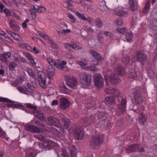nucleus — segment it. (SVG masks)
<instances>
[{
	"label": "nucleus",
	"mask_w": 157,
	"mask_h": 157,
	"mask_svg": "<svg viewBox=\"0 0 157 157\" xmlns=\"http://www.w3.org/2000/svg\"><path fill=\"white\" fill-rule=\"evenodd\" d=\"M3 12L6 13V16L9 17L10 15L11 11L8 9L5 8L3 10Z\"/></svg>",
	"instance_id": "nucleus-52"
},
{
	"label": "nucleus",
	"mask_w": 157,
	"mask_h": 157,
	"mask_svg": "<svg viewBox=\"0 0 157 157\" xmlns=\"http://www.w3.org/2000/svg\"><path fill=\"white\" fill-rule=\"evenodd\" d=\"M152 27L154 29L157 30V18L153 20Z\"/></svg>",
	"instance_id": "nucleus-45"
},
{
	"label": "nucleus",
	"mask_w": 157,
	"mask_h": 157,
	"mask_svg": "<svg viewBox=\"0 0 157 157\" xmlns=\"http://www.w3.org/2000/svg\"><path fill=\"white\" fill-rule=\"evenodd\" d=\"M107 114L103 112H100L97 115V118L100 121L105 120L107 117Z\"/></svg>",
	"instance_id": "nucleus-22"
},
{
	"label": "nucleus",
	"mask_w": 157,
	"mask_h": 157,
	"mask_svg": "<svg viewBox=\"0 0 157 157\" xmlns=\"http://www.w3.org/2000/svg\"><path fill=\"white\" fill-rule=\"evenodd\" d=\"M36 9L35 6H32L30 10L31 14L32 15V18L34 19L36 18Z\"/></svg>",
	"instance_id": "nucleus-29"
},
{
	"label": "nucleus",
	"mask_w": 157,
	"mask_h": 157,
	"mask_svg": "<svg viewBox=\"0 0 157 157\" xmlns=\"http://www.w3.org/2000/svg\"><path fill=\"white\" fill-rule=\"evenodd\" d=\"M9 26L13 30L15 31L19 30L20 27L18 23L13 19H11L9 22Z\"/></svg>",
	"instance_id": "nucleus-17"
},
{
	"label": "nucleus",
	"mask_w": 157,
	"mask_h": 157,
	"mask_svg": "<svg viewBox=\"0 0 157 157\" xmlns=\"http://www.w3.org/2000/svg\"><path fill=\"white\" fill-rule=\"evenodd\" d=\"M47 73L49 78H51L55 73L54 68L52 66H49L48 68Z\"/></svg>",
	"instance_id": "nucleus-21"
},
{
	"label": "nucleus",
	"mask_w": 157,
	"mask_h": 157,
	"mask_svg": "<svg viewBox=\"0 0 157 157\" xmlns=\"http://www.w3.org/2000/svg\"><path fill=\"white\" fill-rule=\"evenodd\" d=\"M125 36L126 40L127 41L130 42L132 41L133 36L132 32L127 33Z\"/></svg>",
	"instance_id": "nucleus-31"
},
{
	"label": "nucleus",
	"mask_w": 157,
	"mask_h": 157,
	"mask_svg": "<svg viewBox=\"0 0 157 157\" xmlns=\"http://www.w3.org/2000/svg\"><path fill=\"white\" fill-rule=\"evenodd\" d=\"M71 47L76 50H79L82 48L80 44L76 43H71Z\"/></svg>",
	"instance_id": "nucleus-32"
},
{
	"label": "nucleus",
	"mask_w": 157,
	"mask_h": 157,
	"mask_svg": "<svg viewBox=\"0 0 157 157\" xmlns=\"http://www.w3.org/2000/svg\"><path fill=\"white\" fill-rule=\"evenodd\" d=\"M132 59L134 62L137 61L143 63L146 59V54L143 51L139 50L133 54Z\"/></svg>",
	"instance_id": "nucleus-4"
},
{
	"label": "nucleus",
	"mask_w": 157,
	"mask_h": 157,
	"mask_svg": "<svg viewBox=\"0 0 157 157\" xmlns=\"http://www.w3.org/2000/svg\"><path fill=\"white\" fill-rule=\"evenodd\" d=\"M69 150L71 157H76L77 150L75 146L72 144H70L67 147Z\"/></svg>",
	"instance_id": "nucleus-18"
},
{
	"label": "nucleus",
	"mask_w": 157,
	"mask_h": 157,
	"mask_svg": "<svg viewBox=\"0 0 157 157\" xmlns=\"http://www.w3.org/2000/svg\"><path fill=\"white\" fill-rule=\"evenodd\" d=\"M0 60L4 62H6V59L4 54H0Z\"/></svg>",
	"instance_id": "nucleus-60"
},
{
	"label": "nucleus",
	"mask_w": 157,
	"mask_h": 157,
	"mask_svg": "<svg viewBox=\"0 0 157 157\" xmlns=\"http://www.w3.org/2000/svg\"><path fill=\"white\" fill-rule=\"evenodd\" d=\"M17 66V64L14 62H11L9 66V68L11 71H13L14 68Z\"/></svg>",
	"instance_id": "nucleus-43"
},
{
	"label": "nucleus",
	"mask_w": 157,
	"mask_h": 157,
	"mask_svg": "<svg viewBox=\"0 0 157 157\" xmlns=\"http://www.w3.org/2000/svg\"><path fill=\"white\" fill-rule=\"evenodd\" d=\"M25 157H33L35 155V153L33 150H30L29 151L26 152Z\"/></svg>",
	"instance_id": "nucleus-33"
},
{
	"label": "nucleus",
	"mask_w": 157,
	"mask_h": 157,
	"mask_svg": "<svg viewBox=\"0 0 157 157\" xmlns=\"http://www.w3.org/2000/svg\"><path fill=\"white\" fill-rule=\"evenodd\" d=\"M104 34L108 36L110 38H113V35L111 33L108 31H102Z\"/></svg>",
	"instance_id": "nucleus-48"
},
{
	"label": "nucleus",
	"mask_w": 157,
	"mask_h": 157,
	"mask_svg": "<svg viewBox=\"0 0 157 157\" xmlns=\"http://www.w3.org/2000/svg\"><path fill=\"white\" fill-rule=\"evenodd\" d=\"M26 105L27 107L32 109L35 111H36L37 108V107L34 105L30 103H27Z\"/></svg>",
	"instance_id": "nucleus-42"
},
{
	"label": "nucleus",
	"mask_w": 157,
	"mask_h": 157,
	"mask_svg": "<svg viewBox=\"0 0 157 157\" xmlns=\"http://www.w3.org/2000/svg\"><path fill=\"white\" fill-rule=\"evenodd\" d=\"M21 47L23 48H26L30 50V49H32L31 47L28 45L27 44L24 43H22L21 44Z\"/></svg>",
	"instance_id": "nucleus-50"
},
{
	"label": "nucleus",
	"mask_w": 157,
	"mask_h": 157,
	"mask_svg": "<svg viewBox=\"0 0 157 157\" xmlns=\"http://www.w3.org/2000/svg\"><path fill=\"white\" fill-rule=\"evenodd\" d=\"M77 62L83 68L87 67V61L85 59H82L81 60H78L77 61Z\"/></svg>",
	"instance_id": "nucleus-28"
},
{
	"label": "nucleus",
	"mask_w": 157,
	"mask_h": 157,
	"mask_svg": "<svg viewBox=\"0 0 157 157\" xmlns=\"http://www.w3.org/2000/svg\"><path fill=\"white\" fill-rule=\"evenodd\" d=\"M112 9L115 11V14L117 15L124 17H126L128 15V13L127 11L122 10V7L121 6H117Z\"/></svg>",
	"instance_id": "nucleus-11"
},
{
	"label": "nucleus",
	"mask_w": 157,
	"mask_h": 157,
	"mask_svg": "<svg viewBox=\"0 0 157 157\" xmlns=\"http://www.w3.org/2000/svg\"><path fill=\"white\" fill-rule=\"evenodd\" d=\"M62 123L63 124L65 128H67L69 125V123L67 121L66 119H62Z\"/></svg>",
	"instance_id": "nucleus-40"
},
{
	"label": "nucleus",
	"mask_w": 157,
	"mask_h": 157,
	"mask_svg": "<svg viewBox=\"0 0 157 157\" xmlns=\"http://www.w3.org/2000/svg\"><path fill=\"white\" fill-rule=\"evenodd\" d=\"M116 57L115 56H112L110 57L111 63L113 64V67L114 70L121 75H125V72L124 69L122 68L118 63H116Z\"/></svg>",
	"instance_id": "nucleus-3"
},
{
	"label": "nucleus",
	"mask_w": 157,
	"mask_h": 157,
	"mask_svg": "<svg viewBox=\"0 0 157 157\" xmlns=\"http://www.w3.org/2000/svg\"><path fill=\"white\" fill-rule=\"evenodd\" d=\"M2 1L7 6L9 7H11L12 6V4L11 2L9 1H6L5 0H2Z\"/></svg>",
	"instance_id": "nucleus-59"
},
{
	"label": "nucleus",
	"mask_w": 157,
	"mask_h": 157,
	"mask_svg": "<svg viewBox=\"0 0 157 157\" xmlns=\"http://www.w3.org/2000/svg\"><path fill=\"white\" fill-rule=\"evenodd\" d=\"M117 23L119 26H122L123 25V21L121 19H117Z\"/></svg>",
	"instance_id": "nucleus-54"
},
{
	"label": "nucleus",
	"mask_w": 157,
	"mask_h": 157,
	"mask_svg": "<svg viewBox=\"0 0 157 157\" xmlns=\"http://www.w3.org/2000/svg\"><path fill=\"white\" fill-rule=\"evenodd\" d=\"M81 83L84 85H89L91 82L90 76L85 73H81L79 76Z\"/></svg>",
	"instance_id": "nucleus-7"
},
{
	"label": "nucleus",
	"mask_w": 157,
	"mask_h": 157,
	"mask_svg": "<svg viewBox=\"0 0 157 157\" xmlns=\"http://www.w3.org/2000/svg\"><path fill=\"white\" fill-rule=\"evenodd\" d=\"M48 124L50 125H54L56 127H59L60 123L59 120L53 117L50 116L48 118Z\"/></svg>",
	"instance_id": "nucleus-15"
},
{
	"label": "nucleus",
	"mask_w": 157,
	"mask_h": 157,
	"mask_svg": "<svg viewBox=\"0 0 157 157\" xmlns=\"http://www.w3.org/2000/svg\"><path fill=\"white\" fill-rule=\"evenodd\" d=\"M45 10V8L43 6L39 7L37 8V11L38 13H42L44 12Z\"/></svg>",
	"instance_id": "nucleus-56"
},
{
	"label": "nucleus",
	"mask_w": 157,
	"mask_h": 157,
	"mask_svg": "<svg viewBox=\"0 0 157 157\" xmlns=\"http://www.w3.org/2000/svg\"><path fill=\"white\" fill-rule=\"evenodd\" d=\"M116 96H112L111 97H107L105 98V101L106 103L109 105H112L115 101V98Z\"/></svg>",
	"instance_id": "nucleus-23"
},
{
	"label": "nucleus",
	"mask_w": 157,
	"mask_h": 157,
	"mask_svg": "<svg viewBox=\"0 0 157 157\" xmlns=\"http://www.w3.org/2000/svg\"><path fill=\"white\" fill-rule=\"evenodd\" d=\"M61 89L62 92L64 94H68L70 92V90H69L65 86L62 87Z\"/></svg>",
	"instance_id": "nucleus-35"
},
{
	"label": "nucleus",
	"mask_w": 157,
	"mask_h": 157,
	"mask_svg": "<svg viewBox=\"0 0 157 157\" xmlns=\"http://www.w3.org/2000/svg\"><path fill=\"white\" fill-rule=\"evenodd\" d=\"M129 4L130 10L132 11H135L136 9L135 1L134 0H129Z\"/></svg>",
	"instance_id": "nucleus-27"
},
{
	"label": "nucleus",
	"mask_w": 157,
	"mask_h": 157,
	"mask_svg": "<svg viewBox=\"0 0 157 157\" xmlns=\"http://www.w3.org/2000/svg\"><path fill=\"white\" fill-rule=\"evenodd\" d=\"M62 155L63 157H69L68 152L65 148H63V152L62 153Z\"/></svg>",
	"instance_id": "nucleus-47"
},
{
	"label": "nucleus",
	"mask_w": 157,
	"mask_h": 157,
	"mask_svg": "<svg viewBox=\"0 0 157 157\" xmlns=\"http://www.w3.org/2000/svg\"><path fill=\"white\" fill-rule=\"evenodd\" d=\"M6 59L9 58L11 56V53L10 52H7L4 54Z\"/></svg>",
	"instance_id": "nucleus-61"
},
{
	"label": "nucleus",
	"mask_w": 157,
	"mask_h": 157,
	"mask_svg": "<svg viewBox=\"0 0 157 157\" xmlns=\"http://www.w3.org/2000/svg\"><path fill=\"white\" fill-rule=\"evenodd\" d=\"M128 72V77L130 78H135L137 75V72L134 69H130Z\"/></svg>",
	"instance_id": "nucleus-25"
},
{
	"label": "nucleus",
	"mask_w": 157,
	"mask_h": 157,
	"mask_svg": "<svg viewBox=\"0 0 157 157\" xmlns=\"http://www.w3.org/2000/svg\"><path fill=\"white\" fill-rule=\"evenodd\" d=\"M33 114L38 119L40 120L42 122H45L46 121V117L44 116V114L42 112L40 111H34Z\"/></svg>",
	"instance_id": "nucleus-19"
},
{
	"label": "nucleus",
	"mask_w": 157,
	"mask_h": 157,
	"mask_svg": "<svg viewBox=\"0 0 157 157\" xmlns=\"http://www.w3.org/2000/svg\"><path fill=\"white\" fill-rule=\"evenodd\" d=\"M17 89L20 92H21L24 94H27V90L26 89H25L22 87L19 86L17 87Z\"/></svg>",
	"instance_id": "nucleus-39"
},
{
	"label": "nucleus",
	"mask_w": 157,
	"mask_h": 157,
	"mask_svg": "<svg viewBox=\"0 0 157 157\" xmlns=\"http://www.w3.org/2000/svg\"><path fill=\"white\" fill-rule=\"evenodd\" d=\"M29 59L30 60V62L33 65H35L36 63L35 62L34 60L33 59V58L32 56L30 54H29Z\"/></svg>",
	"instance_id": "nucleus-57"
},
{
	"label": "nucleus",
	"mask_w": 157,
	"mask_h": 157,
	"mask_svg": "<svg viewBox=\"0 0 157 157\" xmlns=\"http://www.w3.org/2000/svg\"><path fill=\"white\" fill-rule=\"evenodd\" d=\"M129 59L128 56H125L122 60V63L125 64H128L129 62Z\"/></svg>",
	"instance_id": "nucleus-41"
},
{
	"label": "nucleus",
	"mask_w": 157,
	"mask_h": 157,
	"mask_svg": "<svg viewBox=\"0 0 157 157\" xmlns=\"http://www.w3.org/2000/svg\"><path fill=\"white\" fill-rule=\"evenodd\" d=\"M35 124H37L38 125L40 126H42V127H43L44 126V124L41 123L38 121H36L35 122Z\"/></svg>",
	"instance_id": "nucleus-64"
},
{
	"label": "nucleus",
	"mask_w": 157,
	"mask_h": 157,
	"mask_svg": "<svg viewBox=\"0 0 157 157\" xmlns=\"http://www.w3.org/2000/svg\"><path fill=\"white\" fill-rule=\"evenodd\" d=\"M105 92L107 94H112V96H115L118 99V107L119 110L121 113H123L126 110L125 105L126 102V100L122 97V95L120 92L115 88L110 87H107L105 89Z\"/></svg>",
	"instance_id": "nucleus-1"
},
{
	"label": "nucleus",
	"mask_w": 157,
	"mask_h": 157,
	"mask_svg": "<svg viewBox=\"0 0 157 157\" xmlns=\"http://www.w3.org/2000/svg\"><path fill=\"white\" fill-rule=\"evenodd\" d=\"M44 147H53L55 146V143L51 140H47L43 144Z\"/></svg>",
	"instance_id": "nucleus-30"
},
{
	"label": "nucleus",
	"mask_w": 157,
	"mask_h": 157,
	"mask_svg": "<svg viewBox=\"0 0 157 157\" xmlns=\"http://www.w3.org/2000/svg\"><path fill=\"white\" fill-rule=\"evenodd\" d=\"M134 98L135 102L140 104L143 101V99L141 95V91L139 90V87H136L134 94Z\"/></svg>",
	"instance_id": "nucleus-12"
},
{
	"label": "nucleus",
	"mask_w": 157,
	"mask_h": 157,
	"mask_svg": "<svg viewBox=\"0 0 157 157\" xmlns=\"http://www.w3.org/2000/svg\"><path fill=\"white\" fill-rule=\"evenodd\" d=\"M89 52L96 59L99 60L101 59V56L100 54L98 52L93 50H91Z\"/></svg>",
	"instance_id": "nucleus-24"
},
{
	"label": "nucleus",
	"mask_w": 157,
	"mask_h": 157,
	"mask_svg": "<svg viewBox=\"0 0 157 157\" xmlns=\"http://www.w3.org/2000/svg\"><path fill=\"white\" fill-rule=\"evenodd\" d=\"M70 104V103L67 99L64 98H61L60 99V108L64 109L67 108Z\"/></svg>",
	"instance_id": "nucleus-16"
},
{
	"label": "nucleus",
	"mask_w": 157,
	"mask_h": 157,
	"mask_svg": "<svg viewBox=\"0 0 157 157\" xmlns=\"http://www.w3.org/2000/svg\"><path fill=\"white\" fill-rule=\"evenodd\" d=\"M94 80L95 86L98 88H101L103 86V78L101 74L98 73L94 74Z\"/></svg>",
	"instance_id": "nucleus-6"
},
{
	"label": "nucleus",
	"mask_w": 157,
	"mask_h": 157,
	"mask_svg": "<svg viewBox=\"0 0 157 157\" xmlns=\"http://www.w3.org/2000/svg\"><path fill=\"white\" fill-rule=\"evenodd\" d=\"M150 6V2L149 1H148L147 2L143 10V13H145L146 12H147V11L148 9L149 8Z\"/></svg>",
	"instance_id": "nucleus-38"
},
{
	"label": "nucleus",
	"mask_w": 157,
	"mask_h": 157,
	"mask_svg": "<svg viewBox=\"0 0 157 157\" xmlns=\"http://www.w3.org/2000/svg\"><path fill=\"white\" fill-rule=\"evenodd\" d=\"M95 119L94 117H91L90 118H85L83 121V125L85 126H87L93 123Z\"/></svg>",
	"instance_id": "nucleus-20"
},
{
	"label": "nucleus",
	"mask_w": 157,
	"mask_h": 157,
	"mask_svg": "<svg viewBox=\"0 0 157 157\" xmlns=\"http://www.w3.org/2000/svg\"><path fill=\"white\" fill-rule=\"evenodd\" d=\"M64 46L66 48L70 50L71 49V44H69L67 43H65Z\"/></svg>",
	"instance_id": "nucleus-62"
},
{
	"label": "nucleus",
	"mask_w": 157,
	"mask_h": 157,
	"mask_svg": "<svg viewBox=\"0 0 157 157\" xmlns=\"http://www.w3.org/2000/svg\"><path fill=\"white\" fill-rule=\"evenodd\" d=\"M32 50L36 54H37L39 53V50L36 47H33Z\"/></svg>",
	"instance_id": "nucleus-63"
},
{
	"label": "nucleus",
	"mask_w": 157,
	"mask_h": 157,
	"mask_svg": "<svg viewBox=\"0 0 157 157\" xmlns=\"http://www.w3.org/2000/svg\"><path fill=\"white\" fill-rule=\"evenodd\" d=\"M47 60L48 63L51 65L50 66H54V64L56 62L50 58H47Z\"/></svg>",
	"instance_id": "nucleus-49"
},
{
	"label": "nucleus",
	"mask_w": 157,
	"mask_h": 157,
	"mask_svg": "<svg viewBox=\"0 0 157 157\" xmlns=\"http://www.w3.org/2000/svg\"><path fill=\"white\" fill-rule=\"evenodd\" d=\"M27 72L30 76L32 77L34 80H36L37 78V77L35 76L32 69L30 68H28L27 69Z\"/></svg>",
	"instance_id": "nucleus-34"
},
{
	"label": "nucleus",
	"mask_w": 157,
	"mask_h": 157,
	"mask_svg": "<svg viewBox=\"0 0 157 157\" xmlns=\"http://www.w3.org/2000/svg\"><path fill=\"white\" fill-rule=\"evenodd\" d=\"M48 43L53 48H59L58 45L56 43L54 42L52 40H50V42H48Z\"/></svg>",
	"instance_id": "nucleus-44"
},
{
	"label": "nucleus",
	"mask_w": 157,
	"mask_h": 157,
	"mask_svg": "<svg viewBox=\"0 0 157 157\" xmlns=\"http://www.w3.org/2000/svg\"><path fill=\"white\" fill-rule=\"evenodd\" d=\"M88 69L93 71H96L98 70L97 68L95 66L92 65L88 67Z\"/></svg>",
	"instance_id": "nucleus-51"
},
{
	"label": "nucleus",
	"mask_w": 157,
	"mask_h": 157,
	"mask_svg": "<svg viewBox=\"0 0 157 157\" xmlns=\"http://www.w3.org/2000/svg\"><path fill=\"white\" fill-rule=\"evenodd\" d=\"M139 147V145L133 144L130 146L127 149L129 151L133 152L138 150Z\"/></svg>",
	"instance_id": "nucleus-26"
},
{
	"label": "nucleus",
	"mask_w": 157,
	"mask_h": 157,
	"mask_svg": "<svg viewBox=\"0 0 157 157\" xmlns=\"http://www.w3.org/2000/svg\"><path fill=\"white\" fill-rule=\"evenodd\" d=\"M105 82L106 86L109 85V81H110L112 84L116 85L119 82L120 80L118 76L113 73H111L109 76L104 75Z\"/></svg>",
	"instance_id": "nucleus-5"
},
{
	"label": "nucleus",
	"mask_w": 157,
	"mask_h": 157,
	"mask_svg": "<svg viewBox=\"0 0 157 157\" xmlns=\"http://www.w3.org/2000/svg\"><path fill=\"white\" fill-rule=\"evenodd\" d=\"M144 107H142L141 109H140V107H138L137 109L134 110L135 112L137 113H140V115L139 118V121L144 124V123L146 122L147 121V118L145 116V114L143 113H141V112L144 109Z\"/></svg>",
	"instance_id": "nucleus-13"
},
{
	"label": "nucleus",
	"mask_w": 157,
	"mask_h": 157,
	"mask_svg": "<svg viewBox=\"0 0 157 157\" xmlns=\"http://www.w3.org/2000/svg\"><path fill=\"white\" fill-rule=\"evenodd\" d=\"M95 23L98 27L101 28L103 25L100 19L97 18L95 21Z\"/></svg>",
	"instance_id": "nucleus-37"
},
{
	"label": "nucleus",
	"mask_w": 157,
	"mask_h": 157,
	"mask_svg": "<svg viewBox=\"0 0 157 157\" xmlns=\"http://www.w3.org/2000/svg\"><path fill=\"white\" fill-rule=\"evenodd\" d=\"M12 36L16 40H17L19 39V36L16 33H12Z\"/></svg>",
	"instance_id": "nucleus-58"
},
{
	"label": "nucleus",
	"mask_w": 157,
	"mask_h": 157,
	"mask_svg": "<svg viewBox=\"0 0 157 157\" xmlns=\"http://www.w3.org/2000/svg\"><path fill=\"white\" fill-rule=\"evenodd\" d=\"M5 33L1 29H0V38L5 39Z\"/></svg>",
	"instance_id": "nucleus-55"
},
{
	"label": "nucleus",
	"mask_w": 157,
	"mask_h": 157,
	"mask_svg": "<svg viewBox=\"0 0 157 157\" xmlns=\"http://www.w3.org/2000/svg\"><path fill=\"white\" fill-rule=\"evenodd\" d=\"M82 130V128L81 127H77L75 130L74 135L78 140H81L84 138V134Z\"/></svg>",
	"instance_id": "nucleus-14"
},
{
	"label": "nucleus",
	"mask_w": 157,
	"mask_h": 157,
	"mask_svg": "<svg viewBox=\"0 0 157 157\" xmlns=\"http://www.w3.org/2000/svg\"><path fill=\"white\" fill-rule=\"evenodd\" d=\"M38 80L40 86L43 88H45L47 87L46 78L44 73L40 71H38Z\"/></svg>",
	"instance_id": "nucleus-8"
},
{
	"label": "nucleus",
	"mask_w": 157,
	"mask_h": 157,
	"mask_svg": "<svg viewBox=\"0 0 157 157\" xmlns=\"http://www.w3.org/2000/svg\"><path fill=\"white\" fill-rule=\"evenodd\" d=\"M26 130L30 132H33L36 133H41L44 132V130L33 125H28L25 126Z\"/></svg>",
	"instance_id": "nucleus-10"
},
{
	"label": "nucleus",
	"mask_w": 157,
	"mask_h": 157,
	"mask_svg": "<svg viewBox=\"0 0 157 157\" xmlns=\"http://www.w3.org/2000/svg\"><path fill=\"white\" fill-rule=\"evenodd\" d=\"M117 31L122 33V34H124L127 31V29L124 28H119L117 29Z\"/></svg>",
	"instance_id": "nucleus-46"
},
{
	"label": "nucleus",
	"mask_w": 157,
	"mask_h": 157,
	"mask_svg": "<svg viewBox=\"0 0 157 157\" xmlns=\"http://www.w3.org/2000/svg\"><path fill=\"white\" fill-rule=\"evenodd\" d=\"M54 66H55L57 68L61 70H64L65 67L63 66L61 63H58L56 62L54 64Z\"/></svg>",
	"instance_id": "nucleus-36"
},
{
	"label": "nucleus",
	"mask_w": 157,
	"mask_h": 157,
	"mask_svg": "<svg viewBox=\"0 0 157 157\" xmlns=\"http://www.w3.org/2000/svg\"><path fill=\"white\" fill-rule=\"evenodd\" d=\"M103 137L102 135H98L93 137L90 142V146L92 149L99 148L100 144L103 141Z\"/></svg>",
	"instance_id": "nucleus-2"
},
{
	"label": "nucleus",
	"mask_w": 157,
	"mask_h": 157,
	"mask_svg": "<svg viewBox=\"0 0 157 157\" xmlns=\"http://www.w3.org/2000/svg\"><path fill=\"white\" fill-rule=\"evenodd\" d=\"M0 101H3L6 102H11V100L6 98L0 97Z\"/></svg>",
	"instance_id": "nucleus-53"
},
{
	"label": "nucleus",
	"mask_w": 157,
	"mask_h": 157,
	"mask_svg": "<svg viewBox=\"0 0 157 157\" xmlns=\"http://www.w3.org/2000/svg\"><path fill=\"white\" fill-rule=\"evenodd\" d=\"M65 78L66 81V84L70 88H74L76 86L77 81L75 78L67 75Z\"/></svg>",
	"instance_id": "nucleus-9"
}]
</instances>
